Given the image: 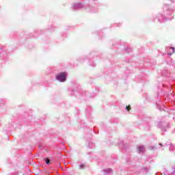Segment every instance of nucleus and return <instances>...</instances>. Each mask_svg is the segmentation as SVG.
Wrapping results in <instances>:
<instances>
[{"instance_id": "3", "label": "nucleus", "mask_w": 175, "mask_h": 175, "mask_svg": "<svg viewBox=\"0 0 175 175\" xmlns=\"http://www.w3.org/2000/svg\"><path fill=\"white\" fill-rule=\"evenodd\" d=\"M170 52H167L168 55H172V54H174V47H170Z\"/></svg>"}, {"instance_id": "5", "label": "nucleus", "mask_w": 175, "mask_h": 175, "mask_svg": "<svg viewBox=\"0 0 175 175\" xmlns=\"http://www.w3.org/2000/svg\"><path fill=\"white\" fill-rule=\"evenodd\" d=\"M104 172L105 174H109V173H111V169L110 168L105 169L104 170Z\"/></svg>"}, {"instance_id": "8", "label": "nucleus", "mask_w": 175, "mask_h": 175, "mask_svg": "<svg viewBox=\"0 0 175 175\" xmlns=\"http://www.w3.org/2000/svg\"><path fill=\"white\" fill-rule=\"evenodd\" d=\"M83 166H84V165H80L81 169H83Z\"/></svg>"}, {"instance_id": "1", "label": "nucleus", "mask_w": 175, "mask_h": 175, "mask_svg": "<svg viewBox=\"0 0 175 175\" xmlns=\"http://www.w3.org/2000/svg\"><path fill=\"white\" fill-rule=\"evenodd\" d=\"M66 76H67L66 72H61V73H59V74L56 76V79H57V80H58L59 81L64 82V81H66Z\"/></svg>"}, {"instance_id": "2", "label": "nucleus", "mask_w": 175, "mask_h": 175, "mask_svg": "<svg viewBox=\"0 0 175 175\" xmlns=\"http://www.w3.org/2000/svg\"><path fill=\"white\" fill-rule=\"evenodd\" d=\"M137 150L139 152H144V151H146V149L143 146H138Z\"/></svg>"}, {"instance_id": "9", "label": "nucleus", "mask_w": 175, "mask_h": 175, "mask_svg": "<svg viewBox=\"0 0 175 175\" xmlns=\"http://www.w3.org/2000/svg\"><path fill=\"white\" fill-rule=\"evenodd\" d=\"M167 51H169V47L166 48Z\"/></svg>"}, {"instance_id": "4", "label": "nucleus", "mask_w": 175, "mask_h": 175, "mask_svg": "<svg viewBox=\"0 0 175 175\" xmlns=\"http://www.w3.org/2000/svg\"><path fill=\"white\" fill-rule=\"evenodd\" d=\"M81 8H83V4L81 3L77 4L74 6L75 9H81Z\"/></svg>"}, {"instance_id": "7", "label": "nucleus", "mask_w": 175, "mask_h": 175, "mask_svg": "<svg viewBox=\"0 0 175 175\" xmlns=\"http://www.w3.org/2000/svg\"><path fill=\"white\" fill-rule=\"evenodd\" d=\"M126 109L127 110V111H129V110H131V106H126Z\"/></svg>"}, {"instance_id": "6", "label": "nucleus", "mask_w": 175, "mask_h": 175, "mask_svg": "<svg viewBox=\"0 0 175 175\" xmlns=\"http://www.w3.org/2000/svg\"><path fill=\"white\" fill-rule=\"evenodd\" d=\"M45 162H46V165H49L50 164V159H46Z\"/></svg>"}]
</instances>
